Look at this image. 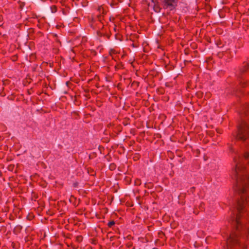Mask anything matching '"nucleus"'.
<instances>
[{
  "label": "nucleus",
  "instance_id": "nucleus-1",
  "mask_svg": "<svg viewBox=\"0 0 249 249\" xmlns=\"http://www.w3.org/2000/svg\"><path fill=\"white\" fill-rule=\"evenodd\" d=\"M235 167L231 172V178L235 181L234 190L238 195L235 213H231L230 222L232 231L226 239L227 249H247V246L240 241L243 220L249 222V175L239 159H233ZM249 234V228H248Z\"/></svg>",
  "mask_w": 249,
  "mask_h": 249
},
{
  "label": "nucleus",
  "instance_id": "nucleus-2",
  "mask_svg": "<svg viewBox=\"0 0 249 249\" xmlns=\"http://www.w3.org/2000/svg\"><path fill=\"white\" fill-rule=\"evenodd\" d=\"M239 114L241 121L232 135L235 140L246 142L249 148V104L242 106Z\"/></svg>",
  "mask_w": 249,
  "mask_h": 249
},
{
  "label": "nucleus",
  "instance_id": "nucleus-3",
  "mask_svg": "<svg viewBox=\"0 0 249 249\" xmlns=\"http://www.w3.org/2000/svg\"><path fill=\"white\" fill-rule=\"evenodd\" d=\"M178 0H151L153 3V8L156 13L161 12L162 9L167 11L168 13L176 9Z\"/></svg>",
  "mask_w": 249,
  "mask_h": 249
},
{
  "label": "nucleus",
  "instance_id": "nucleus-4",
  "mask_svg": "<svg viewBox=\"0 0 249 249\" xmlns=\"http://www.w3.org/2000/svg\"><path fill=\"white\" fill-rule=\"evenodd\" d=\"M249 70V63L244 62L235 72L239 84L242 88H245L247 86V80H245V76Z\"/></svg>",
  "mask_w": 249,
  "mask_h": 249
},
{
  "label": "nucleus",
  "instance_id": "nucleus-5",
  "mask_svg": "<svg viewBox=\"0 0 249 249\" xmlns=\"http://www.w3.org/2000/svg\"><path fill=\"white\" fill-rule=\"evenodd\" d=\"M122 129L123 127L120 124L115 125L112 128V130H109V131L110 136L113 138H115L122 132Z\"/></svg>",
  "mask_w": 249,
  "mask_h": 249
},
{
  "label": "nucleus",
  "instance_id": "nucleus-6",
  "mask_svg": "<svg viewBox=\"0 0 249 249\" xmlns=\"http://www.w3.org/2000/svg\"><path fill=\"white\" fill-rule=\"evenodd\" d=\"M104 37H106L107 39H110L111 36V33L108 28L105 27L104 26Z\"/></svg>",
  "mask_w": 249,
  "mask_h": 249
},
{
  "label": "nucleus",
  "instance_id": "nucleus-7",
  "mask_svg": "<svg viewBox=\"0 0 249 249\" xmlns=\"http://www.w3.org/2000/svg\"><path fill=\"white\" fill-rule=\"evenodd\" d=\"M22 229V226L20 225H18L15 227L13 232L15 234H17L18 233H20Z\"/></svg>",
  "mask_w": 249,
  "mask_h": 249
},
{
  "label": "nucleus",
  "instance_id": "nucleus-8",
  "mask_svg": "<svg viewBox=\"0 0 249 249\" xmlns=\"http://www.w3.org/2000/svg\"><path fill=\"white\" fill-rule=\"evenodd\" d=\"M104 25L102 27V28L100 30L97 31V35L98 37H104Z\"/></svg>",
  "mask_w": 249,
  "mask_h": 249
},
{
  "label": "nucleus",
  "instance_id": "nucleus-9",
  "mask_svg": "<svg viewBox=\"0 0 249 249\" xmlns=\"http://www.w3.org/2000/svg\"><path fill=\"white\" fill-rule=\"evenodd\" d=\"M140 82L136 81H134L131 84V87L133 88L134 89H136L139 86Z\"/></svg>",
  "mask_w": 249,
  "mask_h": 249
},
{
  "label": "nucleus",
  "instance_id": "nucleus-10",
  "mask_svg": "<svg viewBox=\"0 0 249 249\" xmlns=\"http://www.w3.org/2000/svg\"><path fill=\"white\" fill-rule=\"evenodd\" d=\"M88 173L90 176H94L96 175L95 171L91 168H88Z\"/></svg>",
  "mask_w": 249,
  "mask_h": 249
},
{
  "label": "nucleus",
  "instance_id": "nucleus-11",
  "mask_svg": "<svg viewBox=\"0 0 249 249\" xmlns=\"http://www.w3.org/2000/svg\"><path fill=\"white\" fill-rule=\"evenodd\" d=\"M154 187V184L152 182H146L144 183V187L147 189H151Z\"/></svg>",
  "mask_w": 249,
  "mask_h": 249
},
{
  "label": "nucleus",
  "instance_id": "nucleus-12",
  "mask_svg": "<svg viewBox=\"0 0 249 249\" xmlns=\"http://www.w3.org/2000/svg\"><path fill=\"white\" fill-rule=\"evenodd\" d=\"M123 66H124V65L122 64V63L120 62V63H118V64H117L115 66V69L116 71H117L119 69H123Z\"/></svg>",
  "mask_w": 249,
  "mask_h": 249
},
{
  "label": "nucleus",
  "instance_id": "nucleus-13",
  "mask_svg": "<svg viewBox=\"0 0 249 249\" xmlns=\"http://www.w3.org/2000/svg\"><path fill=\"white\" fill-rule=\"evenodd\" d=\"M123 124L124 126L129 124H130V119L128 118H124V120L123 122Z\"/></svg>",
  "mask_w": 249,
  "mask_h": 249
},
{
  "label": "nucleus",
  "instance_id": "nucleus-14",
  "mask_svg": "<svg viewBox=\"0 0 249 249\" xmlns=\"http://www.w3.org/2000/svg\"><path fill=\"white\" fill-rule=\"evenodd\" d=\"M116 168V165L114 163H112L109 165V169L111 171H114Z\"/></svg>",
  "mask_w": 249,
  "mask_h": 249
},
{
  "label": "nucleus",
  "instance_id": "nucleus-15",
  "mask_svg": "<svg viewBox=\"0 0 249 249\" xmlns=\"http://www.w3.org/2000/svg\"><path fill=\"white\" fill-rule=\"evenodd\" d=\"M50 9H51L52 13H55V12H57V8L56 6H55V5L51 6L50 7Z\"/></svg>",
  "mask_w": 249,
  "mask_h": 249
},
{
  "label": "nucleus",
  "instance_id": "nucleus-16",
  "mask_svg": "<svg viewBox=\"0 0 249 249\" xmlns=\"http://www.w3.org/2000/svg\"><path fill=\"white\" fill-rule=\"evenodd\" d=\"M96 156H97V154L95 152H92V153H91L89 155V159H93L94 158L96 157Z\"/></svg>",
  "mask_w": 249,
  "mask_h": 249
},
{
  "label": "nucleus",
  "instance_id": "nucleus-17",
  "mask_svg": "<svg viewBox=\"0 0 249 249\" xmlns=\"http://www.w3.org/2000/svg\"><path fill=\"white\" fill-rule=\"evenodd\" d=\"M115 224V222L114 220L110 221L107 223V226L108 228H112L113 226H114Z\"/></svg>",
  "mask_w": 249,
  "mask_h": 249
},
{
  "label": "nucleus",
  "instance_id": "nucleus-18",
  "mask_svg": "<svg viewBox=\"0 0 249 249\" xmlns=\"http://www.w3.org/2000/svg\"><path fill=\"white\" fill-rule=\"evenodd\" d=\"M134 184H135V185H136V186L140 185L141 184V179H139V178H137L136 179H135V182H134Z\"/></svg>",
  "mask_w": 249,
  "mask_h": 249
},
{
  "label": "nucleus",
  "instance_id": "nucleus-19",
  "mask_svg": "<svg viewBox=\"0 0 249 249\" xmlns=\"http://www.w3.org/2000/svg\"><path fill=\"white\" fill-rule=\"evenodd\" d=\"M115 125L114 124L109 123L107 125V128H108L110 130H112V128Z\"/></svg>",
  "mask_w": 249,
  "mask_h": 249
},
{
  "label": "nucleus",
  "instance_id": "nucleus-20",
  "mask_svg": "<svg viewBox=\"0 0 249 249\" xmlns=\"http://www.w3.org/2000/svg\"><path fill=\"white\" fill-rule=\"evenodd\" d=\"M14 165L13 164H11V165H9L8 166V170L9 171H12L14 168Z\"/></svg>",
  "mask_w": 249,
  "mask_h": 249
},
{
  "label": "nucleus",
  "instance_id": "nucleus-21",
  "mask_svg": "<svg viewBox=\"0 0 249 249\" xmlns=\"http://www.w3.org/2000/svg\"><path fill=\"white\" fill-rule=\"evenodd\" d=\"M105 158L107 159V160L108 161H110L111 160V157H110V156L109 155V154H107V155H106L105 156Z\"/></svg>",
  "mask_w": 249,
  "mask_h": 249
},
{
  "label": "nucleus",
  "instance_id": "nucleus-22",
  "mask_svg": "<svg viewBox=\"0 0 249 249\" xmlns=\"http://www.w3.org/2000/svg\"><path fill=\"white\" fill-rule=\"evenodd\" d=\"M126 246L128 248H130L133 246V243L131 242H129L126 244Z\"/></svg>",
  "mask_w": 249,
  "mask_h": 249
},
{
  "label": "nucleus",
  "instance_id": "nucleus-23",
  "mask_svg": "<svg viewBox=\"0 0 249 249\" xmlns=\"http://www.w3.org/2000/svg\"><path fill=\"white\" fill-rule=\"evenodd\" d=\"M158 235L160 238H162V236L165 235V234L163 231H160L158 232Z\"/></svg>",
  "mask_w": 249,
  "mask_h": 249
},
{
  "label": "nucleus",
  "instance_id": "nucleus-24",
  "mask_svg": "<svg viewBox=\"0 0 249 249\" xmlns=\"http://www.w3.org/2000/svg\"><path fill=\"white\" fill-rule=\"evenodd\" d=\"M97 19L100 22H102V19H103V17L101 15H99L97 17Z\"/></svg>",
  "mask_w": 249,
  "mask_h": 249
},
{
  "label": "nucleus",
  "instance_id": "nucleus-25",
  "mask_svg": "<svg viewBox=\"0 0 249 249\" xmlns=\"http://www.w3.org/2000/svg\"><path fill=\"white\" fill-rule=\"evenodd\" d=\"M9 81L8 80H5L2 81V85L5 86L6 85L9 84Z\"/></svg>",
  "mask_w": 249,
  "mask_h": 249
},
{
  "label": "nucleus",
  "instance_id": "nucleus-26",
  "mask_svg": "<svg viewBox=\"0 0 249 249\" xmlns=\"http://www.w3.org/2000/svg\"><path fill=\"white\" fill-rule=\"evenodd\" d=\"M190 50L188 48H186L184 50V53L186 55H188L190 53Z\"/></svg>",
  "mask_w": 249,
  "mask_h": 249
},
{
  "label": "nucleus",
  "instance_id": "nucleus-27",
  "mask_svg": "<svg viewBox=\"0 0 249 249\" xmlns=\"http://www.w3.org/2000/svg\"><path fill=\"white\" fill-rule=\"evenodd\" d=\"M196 188L195 187H192L190 189V192L192 193H194L195 191Z\"/></svg>",
  "mask_w": 249,
  "mask_h": 249
},
{
  "label": "nucleus",
  "instance_id": "nucleus-28",
  "mask_svg": "<svg viewBox=\"0 0 249 249\" xmlns=\"http://www.w3.org/2000/svg\"><path fill=\"white\" fill-rule=\"evenodd\" d=\"M47 183L44 181L43 182H42L41 184V186L43 187V188H45L46 186H47Z\"/></svg>",
  "mask_w": 249,
  "mask_h": 249
},
{
  "label": "nucleus",
  "instance_id": "nucleus-29",
  "mask_svg": "<svg viewBox=\"0 0 249 249\" xmlns=\"http://www.w3.org/2000/svg\"><path fill=\"white\" fill-rule=\"evenodd\" d=\"M98 149L100 150V153H102V151L104 150V147H103L102 146L99 145V147H98Z\"/></svg>",
  "mask_w": 249,
  "mask_h": 249
},
{
  "label": "nucleus",
  "instance_id": "nucleus-30",
  "mask_svg": "<svg viewBox=\"0 0 249 249\" xmlns=\"http://www.w3.org/2000/svg\"><path fill=\"white\" fill-rule=\"evenodd\" d=\"M139 158H140V155L139 154H136L135 157H134V158L135 159L134 160L139 159Z\"/></svg>",
  "mask_w": 249,
  "mask_h": 249
},
{
  "label": "nucleus",
  "instance_id": "nucleus-31",
  "mask_svg": "<svg viewBox=\"0 0 249 249\" xmlns=\"http://www.w3.org/2000/svg\"><path fill=\"white\" fill-rule=\"evenodd\" d=\"M82 239V236H78L77 237V241L78 242H80Z\"/></svg>",
  "mask_w": 249,
  "mask_h": 249
},
{
  "label": "nucleus",
  "instance_id": "nucleus-32",
  "mask_svg": "<svg viewBox=\"0 0 249 249\" xmlns=\"http://www.w3.org/2000/svg\"><path fill=\"white\" fill-rule=\"evenodd\" d=\"M109 140H110L109 138H108L107 137L104 139V142H109Z\"/></svg>",
  "mask_w": 249,
  "mask_h": 249
},
{
  "label": "nucleus",
  "instance_id": "nucleus-33",
  "mask_svg": "<svg viewBox=\"0 0 249 249\" xmlns=\"http://www.w3.org/2000/svg\"><path fill=\"white\" fill-rule=\"evenodd\" d=\"M185 160V158H182L181 159H180V160H178L179 162H180V163H182Z\"/></svg>",
  "mask_w": 249,
  "mask_h": 249
},
{
  "label": "nucleus",
  "instance_id": "nucleus-34",
  "mask_svg": "<svg viewBox=\"0 0 249 249\" xmlns=\"http://www.w3.org/2000/svg\"><path fill=\"white\" fill-rule=\"evenodd\" d=\"M58 148H59V149H62V148L63 146H62L61 144H58Z\"/></svg>",
  "mask_w": 249,
  "mask_h": 249
},
{
  "label": "nucleus",
  "instance_id": "nucleus-35",
  "mask_svg": "<svg viewBox=\"0 0 249 249\" xmlns=\"http://www.w3.org/2000/svg\"><path fill=\"white\" fill-rule=\"evenodd\" d=\"M27 218L30 220L32 219V216H30L29 215L27 216Z\"/></svg>",
  "mask_w": 249,
  "mask_h": 249
},
{
  "label": "nucleus",
  "instance_id": "nucleus-36",
  "mask_svg": "<svg viewBox=\"0 0 249 249\" xmlns=\"http://www.w3.org/2000/svg\"><path fill=\"white\" fill-rule=\"evenodd\" d=\"M107 58H108V57H107V56L104 57V61H106L107 60Z\"/></svg>",
  "mask_w": 249,
  "mask_h": 249
},
{
  "label": "nucleus",
  "instance_id": "nucleus-37",
  "mask_svg": "<svg viewBox=\"0 0 249 249\" xmlns=\"http://www.w3.org/2000/svg\"><path fill=\"white\" fill-rule=\"evenodd\" d=\"M17 56H13V61H16V60H17Z\"/></svg>",
  "mask_w": 249,
  "mask_h": 249
},
{
  "label": "nucleus",
  "instance_id": "nucleus-38",
  "mask_svg": "<svg viewBox=\"0 0 249 249\" xmlns=\"http://www.w3.org/2000/svg\"><path fill=\"white\" fill-rule=\"evenodd\" d=\"M127 238L128 239H131V238H132V239H133V237H132L130 235H129V236H127Z\"/></svg>",
  "mask_w": 249,
  "mask_h": 249
},
{
  "label": "nucleus",
  "instance_id": "nucleus-39",
  "mask_svg": "<svg viewBox=\"0 0 249 249\" xmlns=\"http://www.w3.org/2000/svg\"><path fill=\"white\" fill-rule=\"evenodd\" d=\"M3 220L2 217H0V223L3 222Z\"/></svg>",
  "mask_w": 249,
  "mask_h": 249
},
{
  "label": "nucleus",
  "instance_id": "nucleus-40",
  "mask_svg": "<svg viewBox=\"0 0 249 249\" xmlns=\"http://www.w3.org/2000/svg\"><path fill=\"white\" fill-rule=\"evenodd\" d=\"M53 36L54 37H55L56 38H57V37H58L57 35V34H54V35H53Z\"/></svg>",
  "mask_w": 249,
  "mask_h": 249
},
{
  "label": "nucleus",
  "instance_id": "nucleus-41",
  "mask_svg": "<svg viewBox=\"0 0 249 249\" xmlns=\"http://www.w3.org/2000/svg\"><path fill=\"white\" fill-rule=\"evenodd\" d=\"M116 30H117V27H116V25H115V27L114 28V31L115 32H116Z\"/></svg>",
  "mask_w": 249,
  "mask_h": 249
},
{
  "label": "nucleus",
  "instance_id": "nucleus-42",
  "mask_svg": "<svg viewBox=\"0 0 249 249\" xmlns=\"http://www.w3.org/2000/svg\"><path fill=\"white\" fill-rule=\"evenodd\" d=\"M168 154L171 153V154H173V153L171 151H168Z\"/></svg>",
  "mask_w": 249,
  "mask_h": 249
},
{
  "label": "nucleus",
  "instance_id": "nucleus-43",
  "mask_svg": "<svg viewBox=\"0 0 249 249\" xmlns=\"http://www.w3.org/2000/svg\"><path fill=\"white\" fill-rule=\"evenodd\" d=\"M8 98L9 99H11V100H12V97H10L9 96L8 97Z\"/></svg>",
  "mask_w": 249,
  "mask_h": 249
},
{
  "label": "nucleus",
  "instance_id": "nucleus-44",
  "mask_svg": "<svg viewBox=\"0 0 249 249\" xmlns=\"http://www.w3.org/2000/svg\"><path fill=\"white\" fill-rule=\"evenodd\" d=\"M1 96H5V93H4L3 94H1Z\"/></svg>",
  "mask_w": 249,
  "mask_h": 249
},
{
  "label": "nucleus",
  "instance_id": "nucleus-45",
  "mask_svg": "<svg viewBox=\"0 0 249 249\" xmlns=\"http://www.w3.org/2000/svg\"><path fill=\"white\" fill-rule=\"evenodd\" d=\"M35 195H34L35 197H36V198H37L38 197L37 196H35Z\"/></svg>",
  "mask_w": 249,
  "mask_h": 249
},
{
  "label": "nucleus",
  "instance_id": "nucleus-46",
  "mask_svg": "<svg viewBox=\"0 0 249 249\" xmlns=\"http://www.w3.org/2000/svg\"><path fill=\"white\" fill-rule=\"evenodd\" d=\"M75 99L74 100V103L76 101V96H75Z\"/></svg>",
  "mask_w": 249,
  "mask_h": 249
},
{
  "label": "nucleus",
  "instance_id": "nucleus-47",
  "mask_svg": "<svg viewBox=\"0 0 249 249\" xmlns=\"http://www.w3.org/2000/svg\"><path fill=\"white\" fill-rule=\"evenodd\" d=\"M152 249H158L157 248H154Z\"/></svg>",
  "mask_w": 249,
  "mask_h": 249
},
{
  "label": "nucleus",
  "instance_id": "nucleus-48",
  "mask_svg": "<svg viewBox=\"0 0 249 249\" xmlns=\"http://www.w3.org/2000/svg\"><path fill=\"white\" fill-rule=\"evenodd\" d=\"M41 0V1H43V2H44V1H45L46 0Z\"/></svg>",
  "mask_w": 249,
  "mask_h": 249
},
{
  "label": "nucleus",
  "instance_id": "nucleus-49",
  "mask_svg": "<svg viewBox=\"0 0 249 249\" xmlns=\"http://www.w3.org/2000/svg\"><path fill=\"white\" fill-rule=\"evenodd\" d=\"M185 62H191V61H185Z\"/></svg>",
  "mask_w": 249,
  "mask_h": 249
},
{
  "label": "nucleus",
  "instance_id": "nucleus-50",
  "mask_svg": "<svg viewBox=\"0 0 249 249\" xmlns=\"http://www.w3.org/2000/svg\"><path fill=\"white\" fill-rule=\"evenodd\" d=\"M173 158H174V156H173V157H170V159H173Z\"/></svg>",
  "mask_w": 249,
  "mask_h": 249
},
{
  "label": "nucleus",
  "instance_id": "nucleus-51",
  "mask_svg": "<svg viewBox=\"0 0 249 249\" xmlns=\"http://www.w3.org/2000/svg\"><path fill=\"white\" fill-rule=\"evenodd\" d=\"M178 157H181V155H178Z\"/></svg>",
  "mask_w": 249,
  "mask_h": 249
},
{
  "label": "nucleus",
  "instance_id": "nucleus-52",
  "mask_svg": "<svg viewBox=\"0 0 249 249\" xmlns=\"http://www.w3.org/2000/svg\"><path fill=\"white\" fill-rule=\"evenodd\" d=\"M109 54H110V55H111V53H110V52H109Z\"/></svg>",
  "mask_w": 249,
  "mask_h": 249
},
{
  "label": "nucleus",
  "instance_id": "nucleus-53",
  "mask_svg": "<svg viewBox=\"0 0 249 249\" xmlns=\"http://www.w3.org/2000/svg\"><path fill=\"white\" fill-rule=\"evenodd\" d=\"M132 249H135V247H133V248H132Z\"/></svg>",
  "mask_w": 249,
  "mask_h": 249
}]
</instances>
